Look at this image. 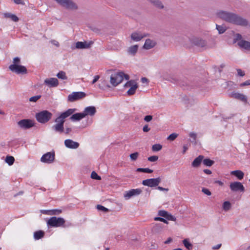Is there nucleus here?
I'll list each match as a JSON object with an SVG mask.
<instances>
[{
	"label": "nucleus",
	"instance_id": "nucleus-51",
	"mask_svg": "<svg viewBox=\"0 0 250 250\" xmlns=\"http://www.w3.org/2000/svg\"><path fill=\"white\" fill-rule=\"evenodd\" d=\"M148 161L150 162H156L158 159V156H152L148 158Z\"/></svg>",
	"mask_w": 250,
	"mask_h": 250
},
{
	"label": "nucleus",
	"instance_id": "nucleus-56",
	"mask_svg": "<svg viewBox=\"0 0 250 250\" xmlns=\"http://www.w3.org/2000/svg\"><path fill=\"white\" fill-rule=\"evenodd\" d=\"M14 2L17 4L24 5L25 3L23 0H14Z\"/></svg>",
	"mask_w": 250,
	"mask_h": 250
},
{
	"label": "nucleus",
	"instance_id": "nucleus-6",
	"mask_svg": "<svg viewBox=\"0 0 250 250\" xmlns=\"http://www.w3.org/2000/svg\"><path fill=\"white\" fill-rule=\"evenodd\" d=\"M124 75V72L122 71L115 73L111 75L110 78V83L112 86L115 87L119 84L121 83L123 81L122 76Z\"/></svg>",
	"mask_w": 250,
	"mask_h": 250
},
{
	"label": "nucleus",
	"instance_id": "nucleus-8",
	"mask_svg": "<svg viewBox=\"0 0 250 250\" xmlns=\"http://www.w3.org/2000/svg\"><path fill=\"white\" fill-rule=\"evenodd\" d=\"M9 69L17 74H26L27 73V69L24 66L19 65L17 64H11L9 66Z\"/></svg>",
	"mask_w": 250,
	"mask_h": 250
},
{
	"label": "nucleus",
	"instance_id": "nucleus-55",
	"mask_svg": "<svg viewBox=\"0 0 250 250\" xmlns=\"http://www.w3.org/2000/svg\"><path fill=\"white\" fill-rule=\"evenodd\" d=\"M72 131V129L70 127H66L65 130L64 129V132L65 134H69Z\"/></svg>",
	"mask_w": 250,
	"mask_h": 250
},
{
	"label": "nucleus",
	"instance_id": "nucleus-47",
	"mask_svg": "<svg viewBox=\"0 0 250 250\" xmlns=\"http://www.w3.org/2000/svg\"><path fill=\"white\" fill-rule=\"evenodd\" d=\"M168 212L164 210H160L158 211V215L166 218Z\"/></svg>",
	"mask_w": 250,
	"mask_h": 250
},
{
	"label": "nucleus",
	"instance_id": "nucleus-34",
	"mask_svg": "<svg viewBox=\"0 0 250 250\" xmlns=\"http://www.w3.org/2000/svg\"><path fill=\"white\" fill-rule=\"evenodd\" d=\"M137 172H145L147 173H151L153 172V170L149 168H138L136 169Z\"/></svg>",
	"mask_w": 250,
	"mask_h": 250
},
{
	"label": "nucleus",
	"instance_id": "nucleus-45",
	"mask_svg": "<svg viewBox=\"0 0 250 250\" xmlns=\"http://www.w3.org/2000/svg\"><path fill=\"white\" fill-rule=\"evenodd\" d=\"M139 156L138 152H134L130 154L129 157L132 161H135L137 159Z\"/></svg>",
	"mask_w": 250,
	"mask_h": 250
},
{
	"label": "nucleus",
	"instance_id": "nucleus-46",
	"mask_svg": "<svg viewBox=\"0 0 250 250\" xmlns=\"http://www.w3.org/2000/svg\"><path fill=\"white\" fill-rule=\"evenodd\" d=\"M178 136V134L175 133H172L171 134H170L167 139L168 140H170V141H174Z\"/></svg>",
	"mask_w": 250,
	"mask_h": 250
},
{
	"label": "nucleus",
	"instance_id": "nucleus-23",
	"mask_svg": "<svg viewBox=\"0 0 250 250\" xmlns=\"http://www.w3.org/2000/svg\"><path fill=\"white\" fill-rule=\"evenodd\" d=\"M156 44V42L149 39L146 40L145 43L143 46V48L145 49H150L154 47Z\"/></svg>",
	"mask_w": 250,
	"mask_h": 250
},
{
	"label": "nucleus",
	"instance_id": "nucleus-58",
	"mask_svg": "<svg viewBox=\"0 0 250 250\" xmlns=\"http://www.w3.org/2000/svg\"><path fill=\"white\" fill-rule=\"evenodd\" d=\"M150 128L148 127V125H145L144 126L143 130L145 132H148L150 130Z\"/></svg>",
	"mask_w": 250,
	"mask_h": 250
},
{
	"label": "nucleus",
	"instance_id": "nucleus-29",
	"mask_svg": "<svg viewBox=\"0 0 250 250\" xmlns=\"http://www.w3.org/2000/svg\"><path fill=\"white\" fill-rule=\"evenodd\" d=\"M231 174L237 177L239 180L242 179L244 175L243 172L239 170L232 171Z\"/></svg>",
	"mask_w": 250,
	"mask_h": 250
},
{
	"label": "nucleus",
	"instance_id": "nucleus-37",
	"mask_svg": "<svg viewBox=\"0 0 250 250\" xmlns=\"http://www.w3.org/2000/svg\"><path fill=\"white\" fill-rule=\"evenodd\" d=\"M231 208V204L229 201H225L223 205V208L225 211L229 210Z\"/></svg>",
	"mask_w": 250,
	"mask_h": 250
},
{
	"label": "nucleus",
	"instance_id": "nucleus-28",
	"mask_svg": "<svg viewBox=\"0 0 250 250\" xmlns=\"http://www.w3.org/2000/svg\"><path fill=\"white\" fill-rule=\"evenodd\" d=\"M44 234L45 233L43 231L41 230H38L34 233V238L35 240H39L43 238Z\"/></svg>",
	"mask_w": 250,
	"mask_h": 250
},
{
	"label": "nucleus",
	"instance_id": "nucleus-59",
	"mask_svg": "<svg viewBox=\"0 0 250 250\" xmlns=\"http://www.w3.org/2000/svg\"><path fill=\"white\" fill-rule=\"evenodd\" d=\"M237 73H238V75H239L240 76H244L245 75V72L243 71H242L241 69H238L237 70Z\"/></svg>",
	"mask_w": 250,
	"mask_h": 250
},
{
	"label": "nucleus",
	"instance_id": "nucleus-1",
	"mask_svg": "<svg viewBox=\"0 0 250 250\" xmlns=\"http://www.w3.org/2000/svg\"><path fill=\"white\" fill-rule=\"evenodd\" d=\"M217 15L220 19L233 24L241 26H247L248 24L247 20L233 13L219 11L217 12Z\"/></svg>",
	"mask_w": 250,
	"mask_h": 250
},
{
	"label": "nucleus",
	"instance_id": "nucleus-57",
	"mask_svg": "<svg viewBox=\"0 0 250 250\" xmlns=\"http://www.w3.org/2000/svg\"><path fill=\"white\" fill-rule=\"evenodd\" d=\"M20 62V59L19 57H15L13 59V64H18Z\"/></svg>",
	"mask_w": 250,
	"mask_h": 250
},
{
	"label": "nucleus",
	"instance_id": "nucleus-62",
	"mask_svg": "<svg viewBox=\"0 0 250 250\" xmlns=\"http://www.w3.org/2000/svg\"><path fill=\"white\" fill-rule=\"evenodd\" d=\"M51 210H41V212L44 214H48L49 215V213H50Z\"/></svg>",
	"mask_w": 250,
	"mask_h": 250
},
{
	"label": "nucleus",
	"instance_id": "nucleus-48",
	"mask_svg": "<svg viewBox=\"0 0 250 250\" xmlns=\"http://www.w3.org/2000/svg\"><path fill=\"white\" fill-rule=\"evenodd\" d=\"M41 97V95H37L31 97L29 98V101L32 102H36Z\"/></svg>",
	"mask_w": 250,
	"mask_h": 250
},
{
	"label": "nucleus",
	"instance_id": "nucleus-63",
	"mask_svg": "<svg viewBox=\"0 0 250 250\" xmlns=\"http://www.w3.org/2000/svg\"><path fill=\"white\" fill-rule=\"evenodd\" d=\"M242 39V36L240 34H236V39H235L234 42H236V40H240Z\"/></svg>",
	"mask_w": 250,
	"mask_h": 250
},
{
	"label": "nucleus",
	"instance_id": "nucleus-49",
	"mask_svg": "<svg viewBox=\"0 0 250 250\" xmlns=\"http://www.w3.org/2000/svg\"><path fill=\"white\" fill-rule=\"evenodd\" d=\"M135 83H137L134 80H130L127 82L125 84V87H131L132 85H134Z\"/></svg>",
	"mask_w": 250,
	"mask_h": 250
},
{
	"label": "nucleus",
	"instance_id": "nucleus-40",
	"mask_svg": "<svg viewBox=\"0 0 250 250\" xmlns=\"http://www.w3.org/2000/svg\"><path fill=\"white\" fill-rule=\"evenodd\" d=\"M162 146L159 144H155L152 146V150L153 151H158L161 150Z\"/></svg>",
	"mask_w": 250,
	"mask_h": 250
},
{
	"label": "nucleus",
	"instance_id": "nucleus-30",
	"mask_svg": "<svg viewBox=\"0 0 250 250\" xmlns=\"http://www.w3.org/2000/svg\"><path fill=\"white\" fill-rule=\"evenodd\" d=\"M4 16L6 18H10L13 21L15 22H17L19 20V18L17 16L10 13H4Z\"/></svg>",
	"mask_w": 250,
	"mask_h": 250
},
{
	"label": "nucleus",
	"instance_id": "nucleus-27",
	"mask_svg": "<svg viewBox=\"0 0 250 250\" xmlns=\"http://www.w3.org/2000/svg\"><path fill=\"white\" fill-rule=\"evenodd\" d=\"M238 45L243 48L250 50V42L245 40H242L238 42Z\"/></svg>",
	"mask_w": 250,
	"mask_h": 250
},
{
	"label": "nucleus",
	"instance_id": "nucleus-36",
	"mask_svg": "<svg viewBox=\"0 0 250 250\" xmlns=\"http://www.w3.org/2000/svg\"><path fill=\"white\" fill-rule=\"evenodd\" d=\"M57 77L62 80H67V77L66 76L65 72L62 71H60L57 74Z\"/></svg>",
	"mask_w": 250,
	"mask_h": 250
},
{
	"label": "nucleus",
	"instance_id": "nucleus-3",
	"mask_svg": "<svg viewBox=\"0 0 250 250\" xmlns=\"http://www.w3.org/2000/svg\"><path fill=\"white\" fill-rule=\"evenodd\" d=\"M65 220L63 218L53 216L48 219L47 222V224L48 226L56 228L60 227L65 228L72 225L71 223L65 224Z\"/></svg>",
	"mask_w": 250,
	"mask_h": 250
},
{
	"label": "nucleus",
	"instance_id": "nucleus-38",
	"mask_svg": "<svg viewBox=\"0 0 250 250\" xmlns=\"http://www.w3.org/2000/svg\"><path fill=\"white\" fill-rule=\"evenodd\" d=\"M216 28L218 30L219 34H223L226 30V28L225 27L222 25H219L218 24L216 25Z\"/></svg>",
	"mask_w": 250,
	"mask_h": 250
},
{
	"label": "nucleus",
	"instance_id": "nucleus-19",
	"mask_svg": "<svg viewBox=\"0 0 250 250\" xmlns=\"http://www.w3.org/2000/svg\"><path fill=\"white\" fill-rule=\"evenodd\" d=\"M44 83L50 87H56L59 84V81L57 78H51L45 79L44 81Z\"/></svg>",
	"mask_w": 250,
	"mask_h": 250
},
{
	"label": "nucleus",
	"instance_id": "nucleus-10",
	"mask_svg": "<svg viewBox=\"0 0 250 250\" xmlns=\"http://www.w3.org/2000/svg\"><path fill=\"white\" fill-rule=\"evenodd\" d=\"M18 125L22 129H29L34 126V122L30 119H22L18 122Z\"/></svg>",
	"mask_w": 250,
	"mask_h": 250
},
{
	"label": "nucleus",
	"instance_id": "nucleus-35",
	"mask_svg": "<svg viewBox=\"0 0 250 250\" xmlns=\"http://www.w3.org/2000/svg\"><path fill=\"white\" fill-rule=\"evenodd\" d=\"M5 161L6 163H7L10 166L13 164L15 161V159L12 156H7L6 157Z\"/></svg>",
	"mask_w": 250,
	"mask_h": 250
},
{
	"label": "nucleus",
	"instance_id": "nucleus-4",
	"mask_svg": "<svg viewBox=\"0 0 250 250\" xmlns=\"http://www.w3.org/2000/svg\"><path fill=\"white\" fill-rule=\"evenodd\" d=\"M60 6L64 9L70 11H76L78 10V5L73 0H54Z\"/></svg>",
	"mask_w": 250,
	"mask_h": 250
},
{
	"label": "nucleus",
	"instance_id": "nucleus-44",
	"mask_svg": "<svg viewBox=\"0 0 250 250\" xmlns=\"http://www.w3.org/2000/svg\"><path fill=\"white\" fill-rule=\"evenodd\" d=\"M89 29L92 30L93 32L97 33L100 34L101 33V29L94 26H88Z\"/></svg>",
	"mask_w": 250,
	"mask_h": 250
},
{
	"label": "nucleus",
	"instance_id": "nucleus-22",
	"mask_svg": "<svg viewBox=\"0 0 250 250\" xmlns=\"http://www.w3.org/2000/svg\"><path fill=\"white\" fill-rule=\"evenodd\" d=\"M147 2L151 4L153 6L159 9H163L164 5L160 0H146Z\"/></svg>",
	"mask_w": 250,
	"mask_h": 250
},
{
	"label": "nucleus",
	"instance_id": "nucleus-17",
	"mask_svg": "<svg viewBox=\"0 0 250 250\" xmlns=\"http://www.w3.org/2000/svg\"><path fill=\"white\" fill-rule=\"evenodd\" d=\"M96 112V109L94 106H89L85 107L84 111L83 112L84 117L88 115L92 116L95 114Z\"/></svg>",
	"mask_w": 250,
	"mask_h": 250
},
{
	"label": "nucleus",
	"instance_id": "nucleus-33",
	"mask_svg": "<svg viewBox=\"0 0 250 250\" xmlns=\"http://www.w3.org/2000/svg\"><path fill=\"white\" fill-rule=\"evenodd\" d=\"M203 164L207 167H211L214 163V161L210 160L209 158L203 159Z\"/></svg>",
	"mask_w": 250,
	"mask_h": 250
},
{
	"label": "nucleus",
	"instance_id": "nucleus-42",
	"mask_svg": "<svg viewBox=\"0 0 250 250\" xmlns=\"http://www.w3.org/2000/svg\"><path fill=\"white\" fill-rule=\"evenodd\" d=\"M189 137H190V141L191 143H194V144H196V134L191 132L189 134Z\"/></svg>",
	"mask_w": 250,
	"mask_h": 250
},
{
	"label": "nucleus",
	"instance_id": "nucleus-9",
	"mask_svg": "<svg viewBox=\"0 0 250 250\" xmlns=\"http://www.w3.org/2000/svg\"><path fill=\"white\" fill-rule=\"evenodd\" d=\"M86 96V94L83 92H73L68 96V101L73 102L83 99Z\"/></svg>",
	"mask_w": 250,
	"mask_h": 250
},
{
	"label": "nucleus",
	"instance_id": "nucleus-39",
	"mask_svg": "<svg viewBox=\"0 0 250 250\" xmlns=\"http://www.w3.org/2000/svg\"><path fill=\"white\" fill-rule=\"evenodd\" d=\"M62 212V210L60 209H51L50 213H49L50 215H59Z\"/></svg>",
	"mask_w": 250,
	"mask_h": 250
},
{
	"label": "nucleus",
	"instance_id": "nucleus-2",
	"mask_svg": "<svg viewBox=\"0 0 250 250\" xmlns=\"http://www.w3.org/2000/svg\"><path fill=\"white\" fill-rule=\"evenodd\" d=\"M76 110V108H69L66 111L62 112L55 120L54 122L56 124L52 126V129L56 132L60 134L63 133L64 132L65 119L73 114Z\"/></svg>",
	"mask_w": 250,
	"mask_h": 250
},
{
	"label": "nucleus",
	"instance_id": "nucleus-15",
	"mask_svg": "<svg viewBox=\"0 0 250 250\" xmlns=\"http://www.w3.org/2000/svg\"><path fill=\"white\" fill-rule=\"evenodd\" d=\"M165 227L162 223H156L152 227L151 231L153 234H161Z\"/></svg>",
	"mask_w": 250,
	"mask_h": 250
},
{
	"label": "nucleus",
	"instance_id": "nucleus-43",
	"mask_svg": "<svg viewBox=\"0 0 250 250\" xmlns=\"http://www.w3.org/2000/svg\"><path fill=\"white\" fill-rule=\"evenodd\" d=\"M96 208L98 210H101L105 212L109 211V209L101 205H97Z\"/></svg>",
	"mask_w": 250,
	"mask_h": 250
},
{
	"label": "nucleus",
	"instance_id": "nucleus-14",
	"mask_svg": "<svg viewBox=\"0 0 250 250\" xmlns=\"http://www.w3.org/2000/svg\"><path fill=\"white\" fill-rule=\"evenodd\" d=\"M142 190L140 188L132 189L130 190L126 191L124 194L125 199H128L133 196H136L140 194Z\"/></svg>",
	"mask_w": 250,
	"mask_h": 250
},
{
	"label": "nucleus",
	"instance_id": "nucleus-21",
	"mask_svg": "<svg viewBox=\"0 0 250 250\" xmlns=\"http://www.w3.org/2000/svg\"><path fill=\"white\" fill-rule=\"evenodd\" d=\"M231 97L236 99L240 100L241 101H242L244 103L247 102V96L242 93L238 92L232 93L231 94Z\"/></svg>",
	"mask_w": 250,
	"mask_h": 250
},
{
	"label": "nucleus",
	"instance_id": "nucleus-11",
	"mask_svg": "<svg viewBox=\"0 0 250 250\" xmlns=\"http://www.w3.org/2000/svg\"><path fill=\"white\" fill-rule=\"evenodd\" d=\"M54 152H49L42 156L41 158V161L44 163L50 164L54 162Z\"/></svg>",
	"mask_w": 250,
	"mask_h": 250
},
{
	"label": "nucleus",
	"instance_id": "nucleus-18",
	"mask_svg": "<svg viewBox=\"0 0 250 250\" xmlns=\"http://www.w3.org/2000/svg\"><path fill=\"white\" fill-rule=\"evenodd\" d=\"M64 145L66 147L71 149H76L80 146L78 142H74L71 139L65 140L64 141Z\"/></svg>",
	"mask_w": 250,
	"mask_h": 250
},
{
	"label": "nucleus",
	"instance_id": "nucleus-41",
	"mask_svg": "<svg viewBox=\"0 0 250 250\" xmlns=\"http://www.w3.org/2000/svg\"><path fill=\"white\" fill-rule=\"evenodd\" d=\"M91 178L93 179H95L97 180H101V177L100 176H99L97 174V173L94 171L91 172Z\"/></svg>",
	"mask_w": 250,
	"mask_h": 250
},
{
	"label": "nucleus",
	"instance_id": "nucleus-31",
	"mask_svg": "<svg viewBox=\"0 0 250 250\" xmlns=\"http://www.w3.org/2000/svg\"><path fill=\"white\" fill-rule=\"evenodd\" d=\"M138 87L137 83H135L134 85L128 90L127 93L128 95L131 96L135 94L136 89Z\"/></svg>",
	"mask_w": 250,
	"mask_h": 250
},
{
	"label": "nucleus",
	"instance_id": "nucleus-60",
	"mask_svg": "<svg viewBox=\"0 0 250 250\" xmlns=\"http://www.w3.org/2000/svg\"><path fill=\"white\" fill-rule=\"evenodd\" d=\"M100 78V76L99 75H96L94 77V79L91 83L94 84Z\"/></svg>",
	"mask_w": 250,
	"mask_h": 250
},
{
	"label": "nucleus",
	"instance_id": "nucleus-52",
	"mask_svg": "<svg viewBox=\"0 0 250 250\" xmlns=\"http://www.w3.org/2000/svg\"><path fill=\"white\" fill-rule=\"evenodd\" d=\"M165 218L167 220L174 221L175 220L174 217L171 214H169L168 212Z\"/></svg>",
	"mask_w": 250,
	"mask_h": 250
},
{
	"label": "nucleus",
	"instance_id": "nucleus-25",
	"mask_svg": "<svg viewBox=\"0 0 250 250\" xmlns=\"http://www.w3.org/2000/svg\"><path fill=\"white\" fill-rule=\"evenodd\" d=\"M84 118V114L83 112L72 114L70 117V120L73 122L79 121L81 119Z\"/></svg>",
	"mask_w": 250,
	"mask_h": 250
},
{
	"label": "nucleus",
	"instance_id": "nucleus-32",
	"mask_svg": "<svg viewBox=\"0 0 250 250\" xmlns=\"http://www.w3.org/2000/svg\"><path fill=\"white\" fill-rule=\"evenodd\" d=\"M138 45H132V46H130V47H129L128 52L129 54L134 55L136 53V52L138 50Z\"/></svg>",
	"mask_w": 250,
	"mask_h": 250
},
{
	"label": "nucleus",
	"instance_id": "nucleus-50",
	"mask_svg": "<svg viewBox=\"0 0 250 250\" xmlns=\"http://www.w3.org/2000/svg\"><path fill=\"white\" fill-rule=\"evenodd\" d=\"M202 192H203L205 194H206L208 196H210L211 194V192L207 188H203L202 189Z\"/></svg>",
	"mask_w": 250,
	"mask_h": 250
},
{
	"label": "nucleus",
	"instance_id": "nucleus-13",
	"mask_svg": "<svg viewBox=\"0 0 250 250\" xmlns=\"http://www.w3.org/2000/svg\"><path fill=\"white\" fill-rule=\"evenodd\" d=\"M190 42L192 44L199 47H204L207 45L206 41L199 38H193L190 40Z\"/></svg>",
	"mask_w": 250,
	"mask_h": 250
},
{
	"label": "nucleus",
	"instance_id": "nucleus-26",
	"mask_svg": "<svg viewBox=\"0 0 250 250\" xmlns=\"http://www.w3.org/2000/svg\"><path fill=\"white\" fill-rule=\"evenodd\" d=\"M204 156L203 155H199L198 157L196 158L191 164V165L194 167H199L201 162L203 161Z\"/></svg>",
	"mask_w": 250,
	"mask_h": 250
},
{
	"label": "nucleus",
	"instance_id": "nucleus-64",
	"mask_svg": "<svg viewBox=\"0 0 250 250\" xmlns=\"http://www.w3.org/2000/svg\"><path fill=\"white\" fill-rule=\"evenodd\" d=\"M183 244L184 246L188 249V238L185 239L183 241Z\"/></svg>",
	"mask_w": 250,
	"mask_h": 250
},
{
	"label": "nucleus",
	"instance_id": "nucleus-61",
	"mask_svg": "<svg viewBox=\"0 0 250 250\" xmlns=\"http://www.w3.org/2000/svg\"><path fill=\"white\" fill-rule=\"evenodd\" d=\"M221 246H222L221 244H217V245L212 247V249L213 250H218L221 248Z\"/></svg>",
	"mask_w": 250,
	"mask_h": 250
},
{
	"label": "nucleus",
	"instance_id": "nucleus-7",
	"mask_svg": "<svg viewBox=\"0 0 250 250\" xmlns=\"http://www.w3.org/2000/svg\"><path fill=\"white\" fill-rule=\"evenodd\" d=\"M161 181V179L160 177H158L157 178L147 179L143 180L142 184L144 186L152 188L158 186Z\"/></svg>",
	"mask_w": 250,
	"mask_h": 250
},
{
	"label": "nucleus",
	"instance_id": "nucleus-24",
	"mask_svg": "<svg viewBox=\"0 0 250 250\" xmlns=\"http://www.w3.org/2000/svg\"><path fill=\"white\" fill-rule=\"evenodd\" d=\"M176 83L181 87L187 86V78L186 77L183 78V76L180 75L176 79Z\"/></svg>",
	"mask_w": 250,
	"mask_h": 250
},
{
	"label": "nucleus",
	"instance_id": "nucleus-5",
	"mask_svg": "<svg viewBox=\"0 0 250 250\" xmlns=\"http://www.w3.org/2000/svg\"><path fill=\"white\" fill-rule=\"evenodd\" d=\"M52 116V114L47 110H43L36 113V118L37 121L42 124L48 122Z\"/></svg>",
	"mask_w": 250,
	"mask_h": 250
},
{
	"label": "nucleus",
	"instance_id": "nucleus-16",
	"mask_svg": "<svg viewBox=\"0 0 250 250\" xmlns=\"http://www.w3.org/2000/svg\"><path fill=\"white\" fill-rule=\"evenodd\" d=\"M93 44V41L87 42H78L76 43V48L77 49H87L91 47V45Z\"/></svg>",
	"mask_w": 250,
	"mask_h": 250
},
{
	"label": "nucleus",
	"instance_id": "nucleus-20",
	"mask_svg": "<svg viewBox=\"0 0 250 250\" xmlns=\"http://www.w3.org/2000/svg\"><path fill=\"white\" fill-rule=\"evenodd\" d=\"M148 36L147 34H141L139 32H133L131 35V39L136 42L141 41L143 38Z\"/></svg>",
	"mask_w": 250,
	"mask_h": 250
},
{
	"label": "nucleus",
	"instance_id": "nucleus-12",
	"mask_svg": "<svg viewBox=\"0 0 250 250\" xmlns=\"http://www.w3.org/2000/svg\"><path fill=\"white\" fill-rule=\"evenodd\" d=\"M229 188L233 192L241 191L244 192L245 191V188L242 184L239 182H234L231 183L229 185Z\"/></svg>",
	"mask_w": 250,
	"mask_h": 250
},
{
	"label": "nucleus",
	"instance_id": "nucleus-54",
	"mask_svg": "<svg viewBox=\"0 0 250 250\" xmlns=\"http://www.w3.org/2000/svg\"><path fill=\"white\" fill-rule=\"evenodd\" d=\"M250 85V80H248L244 83H241L240 86L241 87Z\"/></svg>",
	"mask_w": 250,
	"mask_h": 250
},
{
	"label": "nucleus",
	"instance_id": "nucleus-53",
	"mask_svg": "<svg viewBox=\"0 0 250 250\" xmlns=\"http://www.w3.org/2000/svg\"><path fill=\"white\" fill-rule=\"evenodd\" d=\"M153 118L152 116L151 115H146L144 118V120L146 122H149L152 120Z\"/></svg>",
	"mask_w": 250,
	"mask_h": 250
}]
</instances>
